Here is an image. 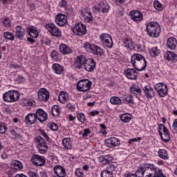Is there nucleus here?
Returning a JSON list of instances; mask_svg holds the SVG:
<instances>
[{"label":"nucleus","instance_id":"6e6552de","mask_svg":"<svg viewBox=\"0 0 177 177\" xmlns=\"http://www.w3.org/2000/svg\"><path fill=\"white\" fill-rule=\"evenodd\" d=\"M72 31L75 35L82 37L85 35L88 31L86 30V26L82 24H77L72 29Z\"/></svg>","mask_w":177,"mask_h":177},{"label":"nucleus","instance_id":"412c9836","mask_svg":"<svg viewBox=\"0 0 177 177\" xmlns=\"http://www.w3.org/2000/svg\"><path fill=\"white\" fill-rule=\"evenodd\" d=\"M54 172L58 177H66V169L61 165L54 167Z\"/></svg>","mask_w":177,"mask_h":177},{"label":"nucleus","instance_id":"0eeeda50","mask_svg":"<svg viewBox=\"0 0 177 177\" xmlns=\"http://www.w3.org/2000/svg\"><path fill=\"white\" fill-rule=\"evenodd\" d=\"M92 86V82L88 80H80L77 84V89L80 92H86L89 91Z\"/></svg>","mask_w":177,"mask_h":177},{"label":"nucleus","instance_id":"5701e85b","mask_svg":"<svg viewBox=\"0 0 177 177\" xmlns=\"http://www.w3.org/2000/svg\"><path fill=\"white\" fill-rule=\"evenodd\" d=\"M167 46L171 50H175L177 46V40L175 37H169L167 40Z\"/></svg>","mask_w":177,"mask_h":177},{"label":"nucleus","instance_id":"ea45409f","mask_svg":"<svg viewBox=\"0 0 177 177\" xmlns=\"http://www.w3.org/2000/svg\"><path fill=\"white\" fill-rule=\"evenodd\" d=\"M102 44L104 45V46L111 49V48H113V38H111V35L108 37V39H106Z\"/></svg>","mask_w":177,"mask_h":177},{"label":"nucleus","instance_id":"c9c22d12","mask_svg":"<svg viewBox=\"0 0 177 177\" xmlns=\"http://www.w3.org/2000/svg\"><path fill=\"white\" fill-rule=\"evenodd\" d=\"M160 138L163 142H165V143H168L169 140H171V135L169 134V131H168V129H166L163 131V134L162 133V136H160Z\"/></svg>","mask_w":177,"mask_h":177},{"label":"nucleus","instance_id":"cd10ccee","mask_svg":"<svg viewBox=\"0 0 177 177\" xmlns=\"http://www.w3.org/2000/svg\"><path fill=\"white\" fill-rule=\"evenodd\" d=\"M130 93L140 96L142 95V88H140V87L136 84H133L130 87Z\"/></svg>","mask_w":177,"mask_h":177},{"label":"nucleus","instance_id":"774afa93","mask_svg":"<svg viewBox=\"0 0 177 177\" xmlns=\"http://www.w3.org/2000/svg\"><path fill=\"white\" fill-rule=\"evenodd\" d=\"M28 174L29 177H39L35 171H29Z\"/></svg>","mask_w":177,"mask_h":177},{"label":"nucleus","instance_id":"7c9ffc66","mask_svg":"<svg viewBox=\"0 0 177 177\" xmlns=\"http://www.w3.org/2000/svg\"><path fill=\"white\" fill-rule=\"evenodd\" d=\"M119 118L122 122H124V124H128L132 120V115L129 113H123L122 115H120Z\"/></svg>","mask_w":177,"mask_h":177},{"label":"nucleus","instance_id":"3c124183","mask_svg":"<svg viewBox=\"0 0 177 177\" xmlns=\"http://www.w3.org/2000/svg\"><path fill=\"white\" fill-rule=\"evenodd\" d=\"M75 175L77 177H84V176H85V174L84 173V170L81 168H77L75 169Z\"/></svg>","mask_w":177,"mask_h":177},{"label":"nucleus","instance_id":"7ed1b4c3","mask_svg":"<svg viewBox=\"0 0 177 177\" xmlns=\"http://www.w3.org/2000/svg\"><path fill=\"white\" fill-rule=\"evenodd\" d=\"M146 31L151 38H158L161 32V26L157 22H149L146 26Z\"/></svg>","mask_w":177,"mask_h":177},{"label":"nucleus","instance_id":"c03bdc74","mask_svg":"<svg viewBox=\"0 0 177 177\" xmlns=\"http://www.w3.org/2000/svg\"><path fill=\"white\" fill-rule=\"evenodd\" d=\"M3 38L8 39V41H15V35L10 32H5L3 33Z\"/></svg>","mask_w":177,"mask_h":177},{"label":"nucleus","instance_id":"2eb2a0df","mask_svg":"<svg viewBox=\"0 0 177 177\" xmlns=\"http://www.w3.org/2000/svg\"><path fill=\"white\" fill-rule=\"evenodd\" d=\"M31 161L34 165H37L38 167H43V165H45V158L34 154L32 156Z\"/></svg>","mask_w":177,"mask_h":177},{"label":"nucleus","instance_id":"2f4dec72","mask_svg":"<svg viewBox=\"0 0 177 177\" xmlns=\"http://www.w3.org/2000/svg\"><path fill=\"white\" fill-rule=\"evenodd\" d=\"M59 50L62 55H70L73 53V50L66 44H61L59 46Z\"/></svg>","mask_w":177,"mask_h":177},{"label":"nucleus","instance_id":"680f3d73","mask_svg":"<svg viewBox=\"0 0 177 177\" xmlns=\"http://www.w3.org/2000/svg\"><path fill=\"white\" fill-rule=\"evenodd\" d=\"M66 107L70 111H72V112L75 111V104H71L69 102V103L66 104Z\"/></svg>","mask_w":177,"mask_h":177},{"label":"nucleus","instance_id":"1a4fd4ad","mask_svg":"<svg viewBox=\"0 0 177 177\" xmlns=\"http://www.w3.org/2000/svg\"><path fill=\"white\" fill-rule=\"evenodd\" d=\"M86 57L84 55H80L75 59V68L76 70H81L86 64Z\"/></svg>","mask_w":177,"mask_h":177},{"label":"nucleus","instance_id":"4be33fe9","mask_svg":"<svg viewBox=\"0 0 177 177\" xmlns=\"http://www.w3.org/2000/svg\"><path fill=\"white\" fill-rule=\"evenodd\" d=\"M68 100H70L68 93H67L66 91H61L58 96L59 102L62 103V104H66Z\"/></svg>","mask_w":177,"mask_h":177},{"label":"nucleus","instance_id":"f8f14e48","mask_svg":"<svg viewBox=\"0 0 177 177\" xmlns=\"http://www.w3.org/2000/svg\"><path fill=\"white\" fill-rule=\"evenodd\" d=\"M120 145H121V141L115 137H111L105 140V145L109 149L118 147Z\"/></svg>","mask_w":177,"mask_h":177},{"label":"nucleus","instance_id":"09e8293b","mask_svg":"<svg viewBox=\"0 0 177 177\" xmlns=\"http://www.w3.org/2000/svg\"><path fill=\"white\" fill-rule=\"evenodd\" d=\"M102 7L101 10L102 13H109V10H110V6H108L107 3H101Z\"/></svg>","mask_w":177,"mask_h":177},{"label":"nucleus","instance_id":"20e7f679","mask_svg":"<svg viewBox=\"0 0 177 177\" xmlns=\"http://www.w3.org/2000/svg\"><path fill=\"white\" fill-rule=\"evenodd\" d=\"M19 97H20V94L19 93V91L16 90H11L3 94L4 102L8 103H15V102H17Z\"/></svg>","mask_w":177,"mask_h":177},{"label":"nucleus","instance_id":"6ab92c4d","mask_svg":"<svg viewBox=\"0 0 177 177\" xmlns=\"http://www.w3.org/2000/svg\"><path fill=\"white\" fill-rule=\"evenodd\" d=\"M35 115L37 120H38L40 122H45V121L48 120V113L44 111V109H37Z\"/></svg>","mask_w":177,"mask_h":177},{"label":"nucleus","instance_id":"e2e57ef3","mask_svg":"<svg viewBox=\"0 0 177 177\" xmlns=\"http://www.w3.org/2000/svg\"><path fill=\"white\" fill-rule=\"evenodd\" d=\"M48 127L51 129V131H57L59 129V126L56 124V123L51 122L48 124Z\"/></svg>","mask_w":177,"mask_h":177},{"label":"nucleus","instance_id":"f704fd0d","mask_svg":"<svg viewBox=\"0 0 177 177\" xmlns=\"http://www.w3.org/2000/svg\"><path fill=\"white\" fill-rule=\"evenodd\" d=\"M11 168L15 171H20L23 169V163L19 160H14L11 164Z\"/></svg>","mask_w":177,"mask_h":177},{"label":"nucleus","instance_id":"a878e982","mask_svg":"<svg viewBox=\"0 0 177 177\" xmlns=\"http://www.w3.org/2000/svg\"><path fill=\"white\" fill-rule=\"evenodd\" d=\"M27 31L28 32V35H30L31 38H38V36L39 35L38 29L35 26H30L28 28Z\"/></svg>","mask_w":177,"mask_h":177},{"label":"nucleus","instance_id":"39448f33","mask_svg":"<svg viewBox=\"0 0 177 177\" xmlns=\"http://www.w3.org/2000/svg\"><path fill=\"white\" fill-rule=\"evenodd\" d=\"M35 142L37 143V147L40 154H45V153L48 151L49 147H48V144H46V141L44 139V138L40 136H37L35 138Z\"/></svg>","mask_w":177,"mask_h":177},{"label":"nucleus","instance_id":"c756f323","mask_svg":"<svg viewBox=\"0 0 177 177\" xmlns=\"http://www.w3.org/2000/svg\"><path fill=\"white\" fill-rule=\"evenodd\" d=\"M62 145L66 150H71L73 149V143L71 139L65 138L62 140Z\"/></svg>","mask_w":177,"mask_h":177},{"label":"nucleus","instance_id":"8fccbe9b","mask_svg":"<svg viewBox=\"0 0 177 177\" xmlns=\"http://www.w3.org/2000/svg\"><path fill=\"white\" fill-rule=\"evenodd\" d=\"M2 24L4 27L9 28V27H12V22L9 18H6L2 20Z\"/></svg>","mask_w":177,"mask_h":177},{"label":"nucleus","instance_id":"603ef678","mask_svg":"<svg viewBox=\"0 0 177 177\" xmlns=\"http://www.w3.org/2000/svg\"><path fill=\"white\" fill-rule=\"evenodd\" d=\"M55 113H57V115L60 113V109H59V106L57 105H54L51 108V113L54 117H56V115L55 114Z\"/></svg>","mask_w":177,"mask_h":177},{"label":"nucleus","instance_id":"aec40b11","mask_svg":"<svg viewBox=\"0 0 177 177\" xmlns=\"http://www.w3.org/2000/svg\"><path fill=\"white\" fill-rule=\"evenodd\" d=\"M26 35V29L21 26H17L15 28V37L20 41L23 39V37Z\"/></svg>","mask_w":177,"mask_h":177},{"label":"nucleus","instance_id":"69168bd1","mask_svg":"<svg viewBox=\"0 0 177 177\" xmlns=\"http://www.w3.org/2000/svg\"><path fill=\"white\" fill-rule=\"evenodd\" d=\"M59 8H67V1L66 0H61L59 3Z\"/></svg>","mask_w":177,"mask_h":177},{"label":"nucleus","instance_id":"393cba45","mask_svg":"<svg viewBox=\"0 0 177 177\" xmlns=\"http://www.w3.org/2000/svg\"><path fill=\"white\" fill-rule=\"evenodd\" d=\"M35 121H37V115L35 113H30L28 114V115L25 118L26 124H30L32 125V124H35Z\"/></svg>","mask_w":177,"mask_h":177},{"label":"nucleus","instance_id":"dca6fc26","mask_svg":"<svg viewBox=\"0 0 177 177\" xmlns=\"http://www.w3.org/2000/svg\"><path fill=\"white\" fill-rule=\"evenodd\" d=\"M38 97L41 102H48L49 100V91L45 88H41L38 92Z\"/></svg>","mask_w":177,"mask_h":177},{"label":"nucleus","instance_id":"72a5a7b5","mask_svg":"<svg viewBox=\"0 0 177 177\" xmlns=\"http://www.w3.org/2000/svg\"><path fill=\"white\" fill-rule=\"evenodd\" d=\"M113 160V157L110 155L103 156L100 158V162L102 165H106V164H110Z\"/></svg>","mask_w":177,"mask_h":177},{"label":"nucleus","instance_id":"4c0bfd02","mask_svg":"<svg viewBox=\"0 0 177 177\" xmlns=\"http://www.w3.org/2000/svg\"><path fill=\"white\" fill-rule=\"evenodd\" d=\"M176 57H177V55L172 51H167L165 55V59L169 61L175 60Z\"/></svg>","mask_w":177,"mask_h":177},{"label":"nucleus","instance_id":"c85d7f7f","mask_svg":"<svg viewBox=\"0 0 177 177\" xmlns=\"http://www.w3.org/2000/svg\"><path fill=\"white\" fill-rule=\"evenodd\" d=\"M52 68L55 74L62 75L63 74V71H64V68L63 67V66L57 63L53 64L52 66Z\"/></svg>","mask_w":177,"mask_h":177},{"label":"nucleus","instance_id":"5fc2aeb1","mask_svg":"<svg viewBox=\"0 0 177 177\" xmlns=\"http://www.w3.org/2000/svg\"><path fill=\"white\" fill-rule=\"evenodd\" d=\"M102 10V3H97L93 7V12L94 13H99Z\"/></svg>","mask_w":177,"mask_h":177},{"label":"nucleus","instance_id":"bb28decb","mask_svg":"<svg viewBox=\"0 0 177 177\" xmlns=\"http://www.w3.org/2000/svg\"><path fill=\"white\" fill-rule=\"evenodd\" d=\"M93 55H95L97 57H102L103 55H104V52L103 51V48L102 47L97 46V45H94V47L93 48V51L91 52Z\"/></svg>","mask_w":177,"mask_h":177},{"label":"nucleus","instance_id":"9b49d317","mask_svg":"<svg viewBox=\"0 0 177 177\" xmlns=\"http://www.w3.org/2000/svg\"><path fill=\"white\" fill-rule=\"evenodd\" d=\"M124 74L128 80H138V77H139L138 69L135 68L124 70Z\"/></svg>","mask_w":177,"mask_h":177},{"label":"nucleus","instance_id":"0e129e2a","mask_svg":"<svg viewBox=\"0 0 177 177\" xmlns=\"http://www.w3.org/2000/svg\"><path fill=\"white\" fill-rule=\"evenodd\" d=\"M10 133L11 135H12V136H15V139H21V135L17 133V132L15 130H11L10 131Z\"/></svg>","mask_w":177,"mask_h":177},{"label":"nucleus","instance_id":"79ce46f5","mask_svg":"<svg viewBox=\"0 0 177 177\" xmlns=\"http://www.w3.org/2000/svg\"><path fill=\"white\" fill-rule=\"evenodd\" d=\"M111 104H115V106H120L122 103L121 98L117 96L112 97L110 100Z\"/></svg>","mask_w":177,"mask_h":177},{"label":"nucleus","instance_id":"bf43d9fd","mask_svg":"<svg viewBox=\"0 0 177 177\" xmlns=\"http://www.w3.org/2000/svg\"><path fill=\"white\" fill-rule=\"evenodd\" d=\"M77 118L80 122L84 123L85 122V115L83 113H80L77 114Z\"/></svg>","mask_w":177,"mask_h":177},{"label":"nucleus","instance_id":"a19ab883","mask_svg":"<svg viewBox=\"0 0 177 177\" xmlns=\"http://www.w3.org/2000/svg\"><path fill=\"white\" fill-rule=\"evenodd\" d=\"M95 47V44H91L89 42H86L84 44V48L88 53H92L93 50V48Z\"/></svg>","mask_w":177,"mask_h":177},{"label":"nucleus","instance_id":"052dcab7","mask_svg":"<svg viewBox=\"0 0 177 177\" xmlns=\"http://www.w3.org/2000/svg\"><path fill=\"white\" fill-rule=\"evenodd\" d=\"M6 125H5V123L0 122V133H6L7 131Z\"/></svg>","mask_w":177,"mask_h":177},{"label":"nucleus","instance_id":"37998d69","mask_svg":"<svg viewBox=\"0 0 177 177\" xmlns=\"http://www.w3.org/2000/svg\"><path fill=\"white\" fill-rule=\"evenodd\" d=\"M149 54L152 57H156L160 55V50L157 47H153L149 50Z\"/></svg>","mask_w":177,"mask_h":177},{"label":"nucleus","instance_id":"4d7b16f0","mask_svg":"<svg viewBox=\"0 0 177 177\" xmlns=\"http://www.w3.org/2000/svg\"><path fill=\"white\" fill-rule=\"evenodd\" d=\"M111 35H109L108 33H102L100 36V42L101 44H102V42H104L106 39H109V37Z\"/></svg>","mask_w":177,"mask_h":177},{"label":"nucleus","instance_id":"f257e3e1","mask_svg":"<svg viewBox=\"0 0 177 177\" xmlns=\"http://www.w3.org/2000/svg\"><path fill=\"white\" fill-rule=\"evenodd\" d=\"M131 64L133 68H136L137 71H143L147 67V61L143 55L140 54H133L131 56Z\"/></svg>","mask_w":177,"mask_h":177},{"label":"nucleus","instance_id":"f03ea898","mask_svg":"<svg viewBox=\"0 0 177 177\" xmlns=\"http://www.w3.org/2000/svg\"><path fill=\"white\" fill-rule=\"evenodd\" d=\"M158 167L154 166L153 164L145 163L137 171V175L141 174L142 176L151 177L154 174Z\"/></svg>","mask_w":177,"mask_h":177},{"label":"nucleus","instance_id":"49530a36","mask_svg":"<svg viewBox=\"0 0 177 177\" xmlns=\"http://www.w3.org/2000/svg\"><path fill=\"white\" fill-rule=\"evenodd\" d=\"M34 103H35V102L32 100H28L26 98L22 100L23 106H34Z\"/></svg>","mask_w":177,"mask_h":177},{"label":"nucleus","instance_id":"4468645a","mask_svg":"<svg viewBox=\"0 0 177 177\" xmlns=\"http://www.w3.org/2000/svg\"><path fill=\"white\" fill-rule=\"evenodd\" d=\"M55 23L60 27H64L67 25V17L62 13H59L55 17Z\"/></svg>","mask_w":177,"mask_h":177},{"label":"nucleus","instance_id":"a211bd4d","mask_svg":"<svg viewBox=\"0 0 177 177\" xmlns=\"http://www.w3.org/2000/svg\"><path fill=\"white\" fill-rule=\"evenodd\" d=\"M86 71H88V73H92L96 68V62H95V59L93 58H91L88 60L86 61V64L84 66Z\"/></svg>","mask_w":177,"mask_h":177},{"label":"nucleus","instance_id":"f3484780","mask_svg":"<svg viewBox=\"0 0 177 177\" xmlns=\"http://www.w3.org/2000/svg\"><path fill=\"white\" fill-rule=\"evenodd\" d=\"M129 16L133 21H142L143 20V14L139 10H132L129 12Z\"/></svg>","mask_w":177,"mask_h":177},{"label":"nucleus","instance_id":"473e14b6","mask_svg":"<svg viewBox=\"0 0 177 177\" xmlns=\"http://www.w3.org/2000/svg\"><path fill=\"white\" fill-rule=\"evenodd\" d=\"M123 45L124 48H127V49H129L130 50H133V49H135L133 42L128 38L124 39Z\"/></svg>","mask_w":177,"mask_h":177},{"label":"nucleus","instance_id":"de8ad7c7","mask_svg":"<svg viewBox=\"0 0 177 177\" xmlns=\"http://www.w3.org/2000/svg\"><path fill=\"white\" fill-rule=\"evenodd\" d=\"M153 7L156 10L161 11L164 8H162V4L160 3L158 0H155L153 2Z\"/></svg>","mask_w":177,"mask_h":177},{"label":"nucleus","instance_id":"ddd939ff","mask_svg":"<svg viewBox=\"0 0 177 177\" xmlns=\"http://www.w3.org/2000/svg\"><path fill=\"white\" fill-rule=\"evenodd\" d=\"M80 15L84 19L87 23H92L93 21V16H92V12L87 8H82L80 10Z\"/></svg>","mask_w":177,"mask_h":177},{"label":"nucleus","instance_id":"58836bf2","mask_svg":"<svg viewBox=\"0 0 177 177\" xmlns=\"http://www.w3.org/2000/svg\"><path fill=\"white\" fill-rule=\"evenodd\" d=\"M158 156L160 158H162V160H168L169 156H168V151L165 149H160L158 151Z\"/></svg>","mask_w":177,"mask_h":177},{"label":"nucleus","instance_id":"e433bc0d","mask_svg":"<svg viewBox=\"0 0 177 177\" xmlns=\"http://www.w3.org/2000/svg\"><path fill=\"white\" fill-rule=\"evenodd\" d=\"M122 102L127 104H133V97L131 94H127L123 96Z\"/></svg>","mask_w":177,"mask_h":177},{"label":"nucleus","instance_id":"13d9d810","mask_svg":"<svg viewBox=\"0 0 177 177\" xmlns=\"http://www.w3.org/2000/svg\"><path fill=\"white\" fill-rule=\"evenodd\" d=\"M51 58L54 60H59V53L56 50H53L50 53Z\"/></svg>","mask_w":177,"mask_h":177},{"label":"nucleus","instance_id":"b1692460","mask_svg":"<svg viewBox=\"0 0 177 177\" xmlns=\"http://www.w3.org/2000/svg\"><path fill=\"white\" fill-rule=\"evenodd\" d=\"M143 91L147 99H153V97H154V89L150 86H144Z\"/></svg>","mask_w":177,"mask_h":177},{"label":"nucleus","instance_id":"423d86ee","mask_svg":"<svg viewBox=\"0 0 177 177\" xmlns=\"http://www.w3.org/2000/svg\"><path fill=\"white\" fill-rule=\"evenodd\" d=\"M154 89L158 92V95L160 97H165L168 95V86L165 83H157L154 86Z\"/></svg>","mask_w":177,"mask_h":177},{"label":"nucleus","instance_id":"a18cd8bd","mask_svg":"<svg viewBox=\"0 0 177 177\" xmlns=\"http://www.w3.org/2000/svg\"><path fill=\"white\" fill-rule=\"evenodd\" d=\"M105 169L107 170L109 172H111V174H112L113 175H114V173L117 169V166L113 164H110L106 167Z\"/></svg>","mask_w":177,"mask_h":177},{"label":"nucleus","instance_id":"338daca9","mask_svg":"<svg viewBox=\"0 0 177 177\" xmlns=\"http://www.w3.org/2000/svg\"><path fill=\"white\" fill-rule=\"evenodd\" d=\"M138 174H131V173H127V174H124V177H138Z\"/></svg>","mask_w":177,"mask_h":177},{"label":"nucleus","instance_id":"6e6d98bb","mask_svg":"<svg viewBox=\"0 0 177 177\" xmlns=\"http://www.w3.org/2000/svg\"><path fill=\"white\" fill-rule=\"evenodd\" d=\"M166 129H167L165 127V125H164L162 124H160L158 125V131L160 136H162V132H164Z\"/></svg>","mask_w":177,"mask_h":177},{"label":"nucleus","instance_id":"864d4df0","mask_svg":"<svg viewBox=\"0 0 177 177\" xmlns=\"http://www.w3.org/2000/svg\"><path fill=\"white\" fill-rule=\"evenodd\" d=\"M101 177H114V175L111 174V172L104 169L101 171Z\"/></svg>","mask_w":177,"mask_h":177},{"label":"nucleus","instance_id":"9d476101","mask_svg":"<svg viewBox=\"0 0 177 177\" xmlns=\"http://www.w3.org/2000/svg\"><path fill=\"white\" fill-rule=\"evenodd\" d=\"M46 28H47L53 37H62V31L55 24H47Z\"/></svg>","mask_w":177,"mask_h":177}]
</instances>
